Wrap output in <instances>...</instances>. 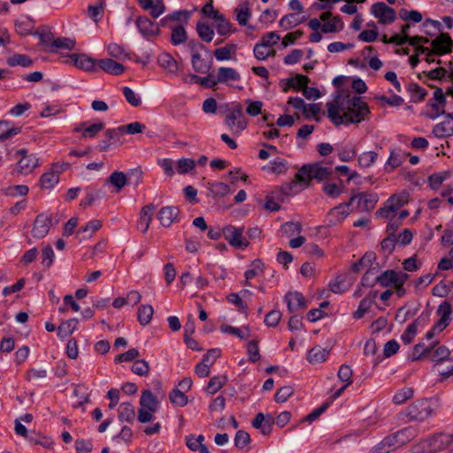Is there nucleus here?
<instances>
[{
  "label": "nucleus",
  "instance_id": "f257e3e1",
  "mask_svg": "<svg viewBox=\"0 0 453 453\" xmlns=\"http://www.w3.org/2000/svg\"><path fill=\"white\" fill-rule=\"evenodd\" d=\"M342 100L338 94L326 104L327 116L335 126L358 124L368 118L370 108L360 96L348 97L346 104Z\"/></svg>",
  "mask_w": 453,
  "mask_h": 453
},
{
  "label": "nucleus",
  "instance_id": "4d7b16f0",
  "mask_svg": "<svg viewBox=\"0 0 453 453\" xmlns=\"http://www.w3.org/2000/svg\"><path fill=\"white\" fill-rule=\"evenodd\" d=\"M450 176L449 172L433 173L428 177V184L432 189H438L442 182Z\"/></svg>",
  "mask_w": 453,
  "mask_h": 453
},
{
  "label": "nucleus",
  "instance_id": "a211bd4d",
  "mask_svg": "<svg viewBox=\"0 0 453 453\" xmlns=\"http://www.w3.org/2000/svg\"><path fill=\"white\" fill-rule=\"evenodd\" d=\"M71 63L76 67L92 72L96 69V60L88 57L86 54H72L69 56Z\"/></svg>",
  "mask_w": 453,
  "mask_h": 453
},
{
  "label": "nucleus",
  "instance_id": "412c9836",
  "mask_svg": "<svg viewBox=\"0 0 453 453\" xmlns=\"http://www.w3.org/2000/svg\"><path fill=\"white\" fill-rule=\"evenodd\" d=\"M377 296V290H371L368 295L360 301L357 310L353 313L354 319H362L365 314L369 311L372 305L375 303Z\"/></svg>",
  "mask_w": 453,
  "mask_h": 453
},
{
  "label": "nucleus",
  "instance_id": "393cba45",
  "mask_svg": "<svg viewBox=\"0 0 453 453\" xmlns=\"http://www.w3.org/2000/svg\"><path fill=\"white\" fill-rule=\"evenodd\" d=\"M122 135L119 127L107 129L104 133L105 139L102 140L98 144L100 151H107L110 146L119 140Z\"/></svg>",
  "mask_w": 453,
  "mask_h": 453
},
{
  "label": "nucleus",
  "instance_id": "052dcab7",
  "mask_svg": "<svg viewBox=\"0 0 453 453\" xmlns=\"http://www.w3.org/2000/svg\"><path fill=\"white\" fill-rule=\"evenodd\" d=\"M210 191L214 198H220L230 192V188L226 183L215 182L211 184Z\"/></svg>",
  "mask_w": 453,
  "mask_h": 453
},
{
  "label": "nucleus",
  "instance_id": "c85d7f7f",
  "mask_svg": "<svg viewBox=\"0 0 453 453\" xmlns=\"http://www.w3.org/2000/svg\"><path fill=\"white\" fill-rule=\"evenodd\" d=\"M204 436L200 434L195 436L190 434L186 438V445L192 451H199V453H210L208 448L203 443Z\"/></svg>",
  "mask_w": 453,
  "mask_h": 453
},
{
  "label": "nucleus",
  "instance_id": "f3484780",
  "mask_svg": "<svg viewBox=\"0 0 453 453\" xmlns=\"http://www.w3.org/2000/svg\"><path fill=\"white\" fill-rule=\"evenodd\" d=\"M288 303V311L294 313L307 307L306 301L300 292H288L284 297Z\"/></svg>",
  "mask_w": 453,
  "mask_h": 453
},
{
  "label": "nucleus",
  "instance_id": "4be33fe9",
  "mask_svg": "<svg viewBox=\"0 0 453 453\" xmlns=\"http://www.w3.org/2000/svg\"><path fill=\"white\" fill-rule=\"evenodd\" d=\"M97 65L105 73L111 75H120L125 71V66L111 58H103L97 61Z\"/></svg>",
  "mask_w": 453,
  "mask_h": 453
},
{
  "label": "nucleus",
  "instance_id": "49530a36",
  "mask_svg": "<svg viewBox=\"0 0 453 453\" xmlns=\"http://www.w3.org/2000/svg\"><path fill=\"white\" fill-rule=\"evenodd\" d=\"M153 313H154V310L151 305H150V304L141 305L139 307L138 312H137V319H138L139 323L142 326H147L150 322Z\"/></svg>",
  "mask_w": 453,
  "mask_h": 453
},
{
  "label": "nucleus",
  "instance_id": "0eeeda50",
  "mask_svg": "<svg viewBox=\"0 0 453 453\" xmlns=\"http://www.w3.org/2000/svg\"><path fill=\"white\" fill-rule=\"evenodd\" d=\"M243 226L237 227L232 225H228L222 229V233L229 244L241 250H244L250 245L249 241L243 236Z\"/></svg>",
  "mask_w": 453,
  "mask_h": 453
},
{
  "label": "nucleus",
  "instance_id": "7ed1b4c3",
  "mask_svg": "<svg viewBox=\"0 0 453 453\" xmlns=\"http://www.w3.org/2000/svg\"><path fill=\"white\" fill-rule=\"evenodd\" d=\"M434 412L433 403L427 399H422L412 403L403 411L402 416L407 421L424 422L430 418Z\"/></svg>",
  "mask_w": 453,
  "mask_h": 453
},
{
  "label": "nucleus",
  "instance_id": "9b49d317",
  "mask_svg": "<svg viewBox=\"0 0 453 453\" xmlns=\"http://www.w3.org/2000/svg\"><path fill=\"white\" fill-rule=\"evenodd\" d=\"M135 23L139 32L146 39L157 36L160 34L159 25L153 22L146 16L137 17Z\"/></svg>",
  "mask_w": 453,
  "mask_h": 453
},
{
  "label": "nucleus",
  "instance_id": "c9c22d12",
  "mask_svg": "<svg viewBox=\"0 0 453 453\" xmlns=\"http://www.w3.org/2000/svg\"><path fill=\"white\" fill-rule=\"evenodd\" d=\"M408 92L411 94V101L412 103H419L425 100L427 91L421 88L418 83L411 82L407 87Z\"/></svg>",
  "mask_w": 453,
  "mask_h": 453
},
{
  "label": "nucleus",
  "instance_id": "2f4dec72",
  "mask_svg": "<svg viewBox=\"0 0 453 453\" xmlns=\"http://www.w3.org/2000/svg\"><path fill=\"white\" fill-rule=\"evenodd\" d=\"M329 351L321 346H315L311 349L307 355V359L311 364H319L325 361Z\"/></svg>",
  "mask_w": 453,
  "mask_h": 453
},
{
  "label": "nucleus",
  "instance_id": "680f3d73",
  "mask_svg": "<svg viewBox=\"0 0 453 453\" xmlns=\"http://www.w3.org/2000/svg\"><path fill=\"white\" fill-rule=\"evenodd\" d=\"M432 360L436 363H441L445 360H453V358L450 357L449 349L446 346L441 345L434 350Z\"/></svg>",
  "mask_w": 453,
  "mask_h": 453
},
{
  "label": "nucleus",
  "instance_id": "e433bc0d",
  "mask_svg": "<svg viewBox=\"0 0 453 453\" xmlns=\"http://www.w3.org/2000/svg\"><path fill=\"white\" fill-rule=\"evenodd\" d=\"M344 23L342 20V18L340 16H334L331 20L326 21L322 24L321 32L325 34L336 33L342 31Z\"/></svg>",
  "mask_w": 453,
  "mask_h": 453
},
{
  "label": "nucleus",
  "instance_id": "b1692460",
  "mask_svg": "<svg viewBox=\"0 0 453 453\" xmlns=\"http://www.w3.org/2000/svg\"><path fill=\"white\" fill-rule=\"evenodd\" d=\"M157 63L166 73L176 74L178 63L169 53L164 52L157 57Z\"/></svg>",
  "mask_w": 453,
  "mask_h": 453
},
{
  "label": "nucleus",
  "instance_id": "3c124183",
  "mask_svg": "<svg viewBox=\"0 0 453 453\" xmlns=\"http://www.w3.org/2000/svg\"><path fill=\"white\" fill-rule=\"evenodd\" d=\"M190 78L196 82L200 84L202 87L205 88H214L216 85L219 84L217 82V78L215 79L214 74L212 73H209L205 77H200L196 74H191Z\"/></svg>",
  "mask_w": 453,
  "mask_h": 453
},
{
  "label": "nucleus",
  "instance_id": "ea45409f",
  "mask_svg": "<svg viewBox=\"0 0 453 453\" xmlns=\"http://www.w3.org/2000/svg\"><path fill=\"white\" fill-rule=\"evenodd\" d=\"M77 323V319H71L62 322L57 329L58 336L60 338H65L68 335H71L76 330Z\"/></svg>",
  "mask_w": 453,
  "mask_h": 453
},
{
  "label": "nucleus",
  "instance_id": "a19ab883",
  "mask_svg": "<svg viewBox=\"0 0 453 453\" xmlns=\"http://www.w3.org/2000/svg\"><path fill=\"white\" fill-rule=\"evenodd\" d=\"M433 134L439 138L453 135V124L449 120L441 122L434 126Z\"/></svg>",
  "mask_w": 453,
  "mask_h": 453
},
{
  "label": "nucleus",
  "instance_id": "4c0bfd02",
  "mask_svg": "<svg viewBox=\"0 0 453 453\" xmlns=\"http://www.w3.org/2000/svg\"><path fill=\"white\" fill-rule=\"evenodd\" d=\"M262 170L275 174H281L287 172L288 162L283 158L278 157L272 161L270 165H264Z\"/></svg>",
  "mask_w": 453,
  "mask_h": 453
},
{
  "label": "nucleus",
  "instance_id": "e2e57ef3",
  "mask_svg": "<svg viewBox=\"0 0 453 453\" xmlns=\"http://www.w3.org/2000/svg\"><path fill=\"white\" fill-rule=\"evenodd\" d=\"M108 54L112 58L118 59L129 58V54L127 53L124 48L118 43H110L107 47Z\"/></svg>",
  "mask_w": 453,
  "mask_h": 453
},
{
  "label": "nucleus",
  "instance_id": "473e14b6",
  "mask_svg": "<svg viewBox=\"0 0 453 453\" xmlns=\"http://www.w3.org/2000/svg\"><path fill=\"white\" fill-rule=\"evenodd\" d=\"M396 271L386 270L377 275V281L383 288L395 287L397 284Z\"/></svg>",
  "mask_w": 453,
  "mask_h": 453
},
{
  "label": "nucleus",
  "instance_id": "37998d69",
  "mask_svg": "<svg viewBox=\"0 0 453 453\" xmlns=\"http://www.w3.org/2000/svg\"><path fill=\"white\" fill-rule=\"evenodd\" d=\"M196 29L202 41L206 42L212 41L215 33L209 24L199 21L196 24Z\"/></svg>",
  "mask_w": 453,
  "mask_h": 453
},
{
  "label": "nucleus",
  "instance_id": "de8ad7c7",
  "mask_svg": "<svg viewBox=\"0 0 453 453\" xmlns=\"http://www.w3.org/2000/svg\"><path fill=\"white\" fill-rule=\"evenodd\" d=\"M251 424L253 427L258 429L263 435H269L273 431V426L265 423L264 413L262 412H259L256 415Z\"/></svg>",
  "mask_w": 453,
  "mask_h": 453
},
{
  "label": "nucleus",
  "instance_id": "58836bf2",
  "mask_svg": "<svg viewBox=\"0 0 453 453\" xmlns=\"http://www.w3.org/2000/svg\"><path fill=\"white\" fill-rule=\"evenodd\" d=\"M215 20V27L219 35H227L235 31L232 28V24L226 20L223 14L217 16Z\"/></svg>",
  "mask_w": 453,
  "mask_h": 453
},
{
  "label": "nucleus",
  "instance_id": "69168bd1",
  "mask_svg": "<svg viewBox=\"0 0 453 453\" xmlns=\"http://www.w3.org/2000/svg\"><path fill=\"white\" fill-rule=\"evenodd\" d=\"M250 267L251 268L248 269L244 273L247 280H251L257 275L259 272H264L265 264L260 259H255L252 261Z\"/></svg>",
  "mask_w": 453,
  "mask_h": 453
},
{
  "label": "nucleus",
  "instance_id": "0e129e2a",
  "mask_svg": "<svg viewBox=\"0 0 453 453\" xmlns=\"http://www.w3.org/2000/svg\"><path fill=\"white\" fill-rule=\"evenodd\" d=\"M413 396V389L411 388H403L397 391L393 396V402L395 404H403Z\"/></svg>",
  "mask_w": 453,
  "mask_h": 453
},
{
  "label": "nucleus",
  "instance_id": "6e6d98bb",
  "mask_svg": "<svg viewBox=\"0 0 453 453\" xmlns=\"http://www.w3.org/2000/svg\"><path fill=\"white\" fill-rule=\"evenodd\" d=\"M170 402L180 407H183L188 403V396L179 388H173L169 394Z\"/></svg>",
  "mask_w": 453,
  "mask_h": 453
},
{
  "label": "nucleus",
  "instance_id": "dca6fc26",
  "mask_svg": "<svg viewBox=\"0 0 453 453\" xmlns=\"http://www.w3.org/2000/svg\"><path fill=\"white\" fill-rule=\"evenodd\" d=\"M179 213L180 210L176 206H164L159 210L157 219L164 227H169L178 220Z\"/></svg>",
  "mask_w": 453,
  "mask_h": 453
},
{
  "label": "nucleus",
  "instance_id": "72a5a7b5",
  "mask_svg": "<svg viewBox=\"0 0 453 453\" xmlns=\"http://www.w3.org/2000/svg\"><path fill=\"white\" fill-rule=\"evenodd\" d=\"M237 45L234 43H228L225 47L218 48L214 50V56L218 61H225L233 58L235 55Z\"/></svg>",
  "mask_w": 453,
  "mask_h": 453
},
{
  "label": "nucleus",
  "instance_id": "c03bdc74",
  "mask_svg": "<svg viewBox=\"0 0 453 453\" xmlns=\"http://www.w3.org/2000/svg\"><path fill=\"white\" fill-rule=\"evenodd\" d=\"M86 196L81 201V206L83 208L88 207L92 205V203L96 200L102 197L103 192L100 189H95L92 187H87L85 189Z\"/></svg>",
  "mask_w": 453,
  "mask_h": 453
},
{
  "label": "nucleus",
  "instance_id": "423d86ee",
  "mask_svg": "<svg viewBox=\"0 0 453 453\" xmlns=\"http://www.w3.org/2000/svg\"><path fill=\"white\" fill-rule=\"evenodd\" d=\"M451 304L448 301H443L437 309V314L440 319L434 325L433 328L426 334L427 340H431L436 333L442 332L451 320Z\"/></svg>",
  "mask_w": 453,
  "mask_h": 453
},
{
  "label": "nucleus",
  "instance_id": "a18cd8bd",
  "mask_svg": "<svg viewBox=\"0 0 453 453\" xmlns=\"http://www.w3.org/2000/svg\"><path fill=\"white\" fill-rule=\"evenodd\" d=\"M306 19L305 17H303L302 19H298L296 17V14L295 13H289L281 18V19L279 22V25L280 27H282L285 30L291 29L297 25L303 23Z\"/></svg>",
  "mask_w": 453,
  "mask_h": 453
},
{
  "label": "nucleus",
  "instance_id": "5701e85b",
  "mask_svg": "<svg viewBox=\"0 0 453 453\" xmlns=\"http://www.w3.org/2000/svg\"><path fill=\"white\" fill-rule=\"evenodd\" d=\"M128 183L127 175L120 171H114L105 180V184L115 188L116 193L120 192Z\"/></svg>",
  "mask_w": 453,
  "mask_h": 453
},
{
  "label": "nucleus",
  "instance_id": "f03ea898",
  "mask_svg": "<svg viewBox=\"0 0 453 453\" xmlns=\"http://www.w3.org/2000/svg\"><path fill=\"white\" fill-rule=\"evenodd\" d=\"M330 175V169L322 166L320 163L304 164L296 173L293 181L282 186V192L285 195L289 196L292 192L293 187L297 183H303L308 186L311 180L322 181L328 179Z\"/></svg>",
  "mask_w": 453,
  "mask_h": 453
},
{
  "label": "nucleus",
  "instance_id": "6e6552de",
  "mask_svg": "<svg viewBox=\"0 0 453 453\" xmlns=\"http://www.w3.org/2000/svg\"><path fill=\"white\" fill-rule=\"evenodd\" d=\"M356 200L357 201V205L359 211H371L375 208L379 201V196L375 193L361 192L356 195H352L349 202L351 204Z\"/></svg>",
  "mask_w": 453,
  "mask_h": 453
},
{
  "label": "nucleus",
  "instance_id": "09e8293b",
  "mask_svg": "<svg viewBox=\"0 0 453 453\" xmlns=\"http://www.w3.org/2000/svg\"><path fill=\"white\" fill-rule=\"evenodd\" d=\"M409 194L405 191L395 194L388 199V203L390 204L389 210L397 211L400 207L408 203Z\"/></svg>",
  "mask_w": 453,
  "mask_h": 453
},
{
  "label": "nucleus",
  "instance_id": "c756f323",
  "mask_svg": "<svg viewBox=\"0 0 453 453\" xmlns=\"http://www.w3.org/2000/svg\"><path fill=\"white\" fill-rule=\"evenodd\" d=\"M118 418L121 422L133 423L135 418V411L133 404L122 403L118 409Z\"/></svg>",
  "mask_w": 453,
  "mask_h": 453
},
{
  "label": "nucleus",
  "instance_id": "2eb2a0df",
  "mask_svg": "<svg viewBox=\"0 0 453 453\" xmlns=\"http://www.w3.org/2000/svg\"><path fill=\"white\" fill-rule=\"evenodd\" d=\"M441 437L434 436L415 445L411 449V453H434L441 449Z\"/></svg>",
  "mask_w": 453,
  "mask_h": 453
},
{
  "label": "nucleus",
  "instance_id": "8fccbe9b",
  "mask_svg": "<svg viewBox=\"0 0 453 453\" xmlns=\"http://www.w3.org/2000/svg\"><path fill=\"white\" fill-rule=\"evenodd\" d=\"M75 41L67 37H58L52 42V49H49V52H56L57 49H65L68 50H73Z\"/></svg>",
  "mask_w": 453,
  "mask_h": 453
},
{
  "label": "nucleus",
  "instance_id": "1a4fd4ad",
  "mask_svg": "<svg viewBox=\"0 0 453 453\" xmlns=\"http://www.w3.org/2000/svg\"><path fill=\"white\" fill-rule=\"evenodd\" d=\"M431 46L434 56H442L452 52L453 41L448 33H441L431 42Z\"/></svg>",
  "mask_w": 453,
  "mask_h": 453
},
{
  "label": "nucleus",
  "instance_id": "bb28decb",
  "mask_svg": "<svg viewBox=\"0 0 453 453\" xmlns=\"http://www.w3.org/2000/svg\"><path fill=\"white\" fill-rule=\"evenodd\" d=\"M241 80L240 73L232 67L221 66L218 69L217 82L226 83L229 81H237Z\"/></svg>",
  "mask_w": 453,
  "mask_h": 453
},
{
  "label": "nucleus",
  "instance_id": "338daca9",
  "mask_svg": "<svg viewBox=\"0 0 453 453\" xmlns=\"http://www.w3.org/2000/svg\"><path fill=\"white\" fill-rule=\"evenodd\" d=\"M131 370L134 373L139 376H147L150 372V365L146 360L138 359L135 360L131 367Z\"/></svg>",
  "mask_w": 453,
  "mask_h": 453
},
{
  "label": "nucleus",
  "instance_id": "6ab92c4d",
  "mask_svg": "<svg viewBox=\"0 0 453 453\" xmlns=\"http://www.w3.org/2000/svg\"><path fill=\"white\" fill-rule=\"evenodd\" d=\"M138 3L143 10L150 11V16L154 19L158 18L165 12L163 0H138Z\"/></svg>",
  "mask_w": 453,
  "mask_h": 453
},
{
  "label": "nucleus",
  "instance_id": "20e7f679",
  "mask_svg": "<svg viewBox=\"0 0 453 453\" xmlns=\"http://www.w3.org/2000/svg\"><path fill=\"white\" fill-rule=\"evenodd\" d=\"M225 124L232 131L234 135H239L248 126V120L243 113L241 103H234L228 109L225 118Z\"/></svg>",
  "mask_w": 453,
  "mask_h": 453
},
{
  "label": "nucleus",
  "instance_id": "7c9ffc66",
  "mask_svg": "<svg viewBox=\"0 0 453 453\" xmlns=\"http://www.w3.org/2000/svg\"><path fill=\"white\" fill-rule=\"evenodd\" d=\"M401 447L398 443V441L395 437V434H393L391 435L384 438L376 447V453H388L391 449Z\"/></svg>",
  "mask_w": 453,
  "mask_h": 453
},
{
  "label": "nucleus",
  "instance_id": "603ef678",
  "mask_svg": "<svg viewBox=\"0 0 453 453\" xmlns=\"http://www.w3.org/2000/svg\"><path fill=\"white\" fill-rule=\"evenodd\" d=\"M433 349L434 346H426L425 343H418L413 347L410 360L412 362L420 360L422 357L431 353Z\"/></svg>",
  "mask_w": 453,
  "mask_h": 453
},
{
  "label": "nucleus",
  "instance_id": "39448f33",
  "mask_svg": "<svg viewBox=\"0 0 453 453\" xmlns=\"http://www.w3.org/2000/svg\"><path fill=\"white\" fill-rule=\"evenodd\" d=\"M158 406L159 402L150 390L142 391L137 417L139 422L148 423L153 420V414L157 411Z\"/></svg>",
  "mask_w": 453,
  "mask_h": 453
},
{
  "label": "nucleus",
  "instance_id": "774afa93",
  "mask_svg": "<svg viewBox=\"0 0 453 453\" xmlns=\"http://www.w3.org/2000/svg\"><path fill=\"white\" fill-rule=\"evenodd\" d=\"M328 286L330 290L335 294H342L348 289L345 285V278L342 275L337 276Z\"/></svg>",
  "mask_w": 453,
  "mask_h": 453
},
{
  "label": "nucleus",
  "instance_id": "aec40b11",
  "mask_svg": "<svg viewBox=\"0 0 453 453\" xmlns=\"http://www.w3.org/2000/svg\"><path fill=\"white\" fill-rule=\"evenodd\" d=\"M58 164H53L50 170L43 173L40 178V186L42 188H52L59 181V174L63 172L61 170H55Z\"/></svg>",
  "mask_w": 453,
  "mask_h": 453
},
{
  "label": "nucleus",
  "instance_id": "cd10ccee",
  "mask_svg": "<svg viewBox=\"0 0 453 453\" xmlns=\"http://www.w3.org/2000/svg\"><path fill=\"white\" fill-rule=\"evenodd\" d=\"M284 81H286V87L283 88V91L287 92L290 88H296L297 90L304 89V88L308 86L310 79L305 75L296 74L293 78L281 81V82Z\"/></svg>",
  "mask_w": 453,
  "mask_h": 453
},
{
  "label": "nucleus",
  "instance_id": "5fc2aeb1",
  "mask_svg": "<svg viewBox=\"0 0 453 453\" xmlns=\"http://www.w3.org/2000/svg\"><path fill=\"white\" fill-rule=\"evenodd\" d=\"M7 63L10 66L20 65L23 67H28L33 65V60L27 55L15 54L12 58H9Z\"/></svg>",
  "mask_w": 453,
  "mask_h": 453
},
{
  "label": "nucleus",
  "instance_id": "13d9d810",
  "mask_svg": "<svg viewBox=\"0 0 453 453\" xmlns=\"http://www.w3.org/2000/svg\"><path fill=\"white\" fill-rule=\"evenodd\" d=\"M172 36L171 42L173 45H179L186 42L187 40V33L185 28L182 26H175L172 27Z\"/></svg>",
  "mask_w": 453,
  "mask_h": 453
},
{
  "label": "nucleus",
  "instance_id": "ddd939ff",
  "mask_svg": "<svg viewBox=\"0 0 453 453\" xmlns=\"http://www.w3.org/2000/svg\"><path fill=\"white\" fill-rule=\"evenodd\" d=\"M349 202L342 203L331 209L326 215V221L328 225L335 226L342 222L349 215Z\"/></svg>",
  "mask_w": 453,
  "mask_h": 453
},
{
  "label": "nucleus",
  "instance_id": "a878e982",
  "mask_svg": "<svg viewBox=\"0 0 453 453\" xmlns=\"http://www.w3.org/2000/svg\"><path fill=\"white\" fill-rule=\"evenodd\" d=\"M192 67L196 73H207L211 68L212 59L205 61L198 52H193L191 58Z\"/></svg>",
  "mask_w": 453,
  "mask_h": 453
},
{
  "label": "nucleus",
  "instance_id": "f8f14e48",
  "mask_svg": "<svg viewBox=\"0 0 453 453\" xmlns=\"http://www.w3.org/2000/svg\"><path fill=\"white\" fill-rule=\"evenodd\" d=\"M16 154L21 158L18 162V171L27 174L39 165V159L35 155H28L26 149H20Z\"/></svg>",
  "mask_w": 453,
  "mask_h": 453
},
{
  "label": "nucleus",
  "instance_id": "bf43d9fd",
  "mask_svg": "<svg viewBox=\"0 0 453 453\" xmlns=\"http://www.w3.org/2000/svg\"><path fill=\"white\" fill-rule=\"evenodd\" d=\"M104 6V0H99V3L96 5H89L88 8V16L95 22H98L103 17Z\"/></svg>",
  "mask_w": 453,
  "mask_h": 453
},
{
  "label": "nucleus",
  "instance_id": "864d4df0",
  "mask_svg": "<svg viewBox=\"0 0 453 453\" xmlns=\"http://www.w3.org/2000/svg\"><path fill=\"white\" fill-rule=\"evenodd\" d=\"M227 381L226 376H214L210 379V381L206 387V392L213 395L217 393L221 388L225 386Z\"/></svg>",
  "mask_w": 453,
  "mask_h": 453
},
{
  "label": "nucleus",
  "instance_id": "9d476101",
  "mask_svg": "<svg viewBox=\"0 0 453 453\" xmlns=\"http://www.w3.org/2000/svg\"><path fill=\"white\" fill-rule=\"evenodd\" d=\"M372 14L380 19V23H392L395 20V12L383 2H378L371 7Z\"/></svg>",
  "mask_w": 453,
  "mask_h": 453
},
{
  "label": "nucleus",
  "instance_id": "f704fd0d",
  "mask_svg": "<svg viewBox=\"0 0 453 453\" xmlns=\"http://www.w3.org/2000/svg\"><path fill=\"white\" fill-rule=\"evenodd\" d=\"M11 121L0 120V142H4L20 133L21 127H11Z\"/></svg>",
  "mask_w": 453,
  "mask_h": 453
},
{
  "label": "nucleus",
  "instance_id": "4468645a",
  "mask_svg": "<svg viewBox=\"0 0 453 453\" xmlns=\"http://www.w3.org/2000/svg\"><path fill=\"white\" fill-rule=\"evenodd\" d=\"M51 225V217L43 213L38 214L35 219L32 234L35 238L42 239L47 235Z\"/></svg>",
  "mask_w": 453,
  "mask_h": 453
},
{
  "label": "nucleus",
  "instance_id": "79ce46f5",
  "mask_svg": "<svg viewBox=\"0 0 453 453\" xmlns=\"http://www.w3.org/2000/svg\"><path fill=\"white\" fill-rule=\"evenodd\" d=\"M422 316L418 317L414 322L410 324L406 330L401 335V340L404 344H410L418 332V326L421 323Z\"/></svg>",
  "mask_w": 453,
  "mask_h": 453
}]
</instances>
